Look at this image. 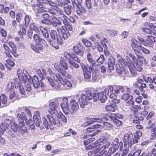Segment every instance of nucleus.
<instances>
[{
  "label": "nucleus",
  "instance_id": "obj_1",
  "mask_svg": "<svg viewBox=\"0 0 156 156\" xmlns=\"http://www.w3.org/2000/svg\"><path fill=\"white\" fill-rule=\"evenodd\" d=\"M131 46L138 58L136 57L132 54L130 53L129 56L132 59L133 62L130 65H128L129 70L132 75L136 74V71H141L142 70V66L143 64H146L147 62L145 58L141 56V53L140 52V48L141 47V45L136 40H133Z\"/></svg>",
  "mask_w": 156,
  "mask_h": 156
},
{
  "label": "nucleus",
  "instance_id": "obj_2",
  "mask_svg": "<svg viewBox=\"0 0 156 156\" xmlns=\"http://www.w3.org/2000/svg\"><path fill=\"white\" fill-rule=\"evenodd\" d=\"M93 99L94 102L99 99L102 103L105 102L107 99V96L103 92H100L99 93H92L90 90H87L85 94L81 95L80 98L79 100V103L80 107L84 108L85 106L87 105V101Z\"/></svg>",
  "mask_w": 156,
  "mask_h": 156
},
{
  "label": "nucleus",
  "instance_id": "obj_3",
  "mask_svg": "<svg viewBox=\"0 0 156 156\" xmlns=\"http://www.w3.org/2000/svg\"><path fill=\"white\" fill-rule=\"evenodd\" d=\"M50 36L51 38V40L54 41H57L59 44H61L63 43L64 40L67 39L68 36L67 34L65 33H62L61 35H58L56 31L52 30L50 33Z\"/></svg>",
  "mask_w": 156,
  "mask_h": 156
},
{
  "label": "nucleus",
  "instance_id": "obj_4",
  "mask_svg": "<svg viewBox=\"0 0 156 156\" xmlns=\"http://www.w3.org/2000/svg\"><path fill=\"white\" fill-rule=\"evenodd\" d=\"M14 88V83L12 82L9 83L7 88L8 94H9V99L14 101L20 99L22 96L16 90L15 91Z\"/></svg>",
  "mask_w": 156,
  "mask_h": 156
},
{
  "label": "nucleus",
  "instance_id": "obj_5",
  "mask_svg": "<svg viewBox=\"0 0 156 156\" xmlns=\"http://www.w3.org/2000/svg\"><path fill=\"white\" fill-rule=\"evenodd\" d=\"M17 118L19 121V126L20 127L21 133L24 134L27 132V129L25 127L24 120L26 121L27 118L25 116L24 112H22L21 113H19L17 115Z\"/></svg>",
  "mask_w": 156,
  "mask_h": 156
},
{
  "label": "nucleus",
  "instance_id": "obj_6",
  "mask_svg": "<svg viewBox=\"0 0 156 156\" xmlns=\"http://www.w3.org/2000/svg\"><path fill=\"white\" fill-rule=\"evenodd\" d=\"M43 123L45 127H47L48 126L55 125L56 122L53 117L47 115L46 117L43 118Z\"/></svg>",
  "mask_w": 156,
  "mask_h": 156
},
{
  "label": "nucleus",
  "instance_id": "obj_7",
  "mask_svg": "<svg viewBox=\"0 0 156 156\" xmlns=\"http://www.w3.org/2000/svg\"><path fill=\"white\" fill-rule=\"evenodd\" d=\"M123 116L122 115L117 114V115L115 114H111V115L109 116L108 119L112 121L114 124L118 126H120L122 124V122L118 120L117 118H122Z\"/></svg>",
  "mask_w": 156,
  "mask_h": 156
},
{
  "label": "nucleus",
  "instance_id": "obj_8",
  "mask_svg": "<svg viewBox=\"0 0 156 156\" xmlns=\"http://www.w3.org/2000/svg\"><path fill=\"white\" fill-rule=\"evenodd\" d=\"M33 10L37 12L40 13H44L47 12L45 9L46 6L41 4H33L31 5Z\"/></svg>",
  "mask_w": 156,
  "mask_h": 156
},
{
  "label": "nucleus",
  "instance_id": "obj_9",
  "mask_svg": "<svg viewBox=\"0 0 156 156\" xmlns=\"http://www.w3.org/2000/svg\"><path fill=\"white\" fill-rule=\"evenodd\" d=\"M133 135L132 134L129 135L128 134H125L123 137V141L124 145L127 146L128 147H130L132 145V139Z\"/></svg>",
  "mask_w": 156,
  "mask_h": 156
},
{
  "label": "nucleus",
  "instance_id": "obj_10",
  "mask_svg": "<svg viewBox=\"0 0 156 156\" xmlns=\"http://www.w3.org/2000/svg\"><path fill=\"white\" fill-rule=\"evenodd\" d=\"M76 6L73 5L74 11L78 16H80L83 14H85L86 10L85 8L80 3H75Z\"/></svg>",
  "mask_w": 156,
  "mask_h": 156
},
{
  "label": "nucleus",
  "instance_id": "obj_11",
  "mask_svg": "<svg viewBox=\"0 0 156 156\" xmlns=\"http://www.w3.org/2000/svg\"><path fill=\"white\" fill-rule=\"evenodd\" d=\"M70 105L71 108H69V112L71 114H73L78 110L79 108V105L77 102L74 100H71L70 101Z\"/></svg>",
  "mask_w": 156,
  "mask_h": 156
},
{
  "label": "nucleus",
  "instance_id": "obj_12",
  "mask_svg": "<svg viewBox=\"0 0 156 156\" xmlns=\"http://www.w3.org/2000/svg\"><path fill=\"white\" fill-rule=\"evenodd\" d=\"M29 43L31 48L35 52L39 53L43 49L42 45L39 43H36L35 45L34 41H29Z\"/></svg>",
  "mask_w": 156,
  "mask_h": 156
},
{
  "label": "nucleus",
  "instance_id": "obj_13",
  "mask_svg": "<svg viewBox=\"0 0 156 156\" xmlns=\"http://www.w3.org/2000/svg\"><path fill=\"white\" fill-rule=\"evenodd\" d=\"M68 101L67 98H64L63 99V102L60 104L61 107L63 112L65 114L69 113Z\"/></svg>",
  "mask_w": 156,
  "mask_h": 156
},
{
  "label": "nucleus",
  "instance_id": "obj_14",
  "mask_svg": "<svg viewBox=\"0 0 156 156\" xmlns=\"http://www.w3.org/2000/svg\"><path fill=\"white\" fill-rule=\"evenodd\" d=\"M93 56L90 52L87 54V59L88 62L90 64V66L89 67L90 70H93L94 69V66L96 63L95 61L92 58Z\"/></svg>",
  "mask_w": 156,
  "mask_h": 156
},
{
  "label": "nucleus",
  "instance_id": "obj_15",
  "mask_svg": "<svg viewBox=\"0 0 156 156\" xmlns=\"http://www.w3.org/2000/svg\"><path fill=\"white\" fill-rule=\"evenodd\" d=\"M46 79H47L51 86L57 90L60 89L61 86L57 80H53L52 78L49 77H47Z\"/></svg>",
  "mask_w": 156,
  "mask_h": 156
},
{
  "label": "nucleus",
  "instance_id": "obj_16",
  "mask_svg": "<svg viewBox=\"0 0 156 156\" xmlns=\"http://www.w3.org/2000/svg\"><path fill=\"white\" fill-rule=\"evenodd\" d=\"M107 118L105 117H101L100 118H92L90 119V120L85 122L84 124L86 125H88L93 123L94 122H98L101 123L102 122V119L106 120Z\"/></svg>",
  "mask_w": 156,
  "mask_h": 156
},
{
  "label": "nucleus",
  "instance_id": "obj_17",
  "mask_svg": "<svg viewBox=\"0 0 156 156\" xmlns=\"http://www.w3.org/2000/svg\"><path fill=\"white\" fill-rule=\"evenodd\" d=\"M30 83H32L34 87L36 88H38L40 85V83L38 77L36 76H34L32 79H30Z\"/></svg>",
  "mask_w": 156,
  "mask_h": 156
},
{
  "label": "nucleus",
  "instance_id": "obj_18",
  "mask_svg": "<svg viewBox=\"0 0 156 156\" xmlns=\"http://www.w3.org/2000/svg\"><path fill=\"white\" fill-rule=\"evenodd\" d=\"M36 72L43 80L45 79L47 76V73L46 70L43 69H38L37 70Z\"/></svg>",
  "mask_w": 156,
  "mask_h": 156
},
{
  "label": "nucleus",
  "instance_id": "obj_19",
  "mask_svg": "<svg viewBox=\"0 0 156 156\" xmlns=\"http://www.w3.org/2000/svg\"><path fill=\"white\" fill-rule=\"evenodd\" d=\"M39 28L44 37L47 39H49V35L47 27L41 26Z\"/></svg>",
  "mask_w": 156,
  "mask_h": 156
},
{
  "label": "nucleus",
  "instance_id": "obj_20",
  "mask_svg": "<svg viewBox=\"0 0 156 156\" xmlns=\"http://www.w3.org/2000/svg\"><path fill=\"white\" fill-rule=\"evenodd\" d=\"M7 98L5 95L2 94L0 96V106L4 107L7 104Z\"/></svg>",
  "mask_w": 156,
  "mask_h": 156
},
{
  "label": "nucleus",
  "instance_id": "obj_21",
  "mask_svg": "<svg viewBox=\"0 0 156 156\" xmlns=\"http://www.w3.org/2000/svg\"><path fill=\"white\" fill-rule=\"evenodd\" d=\"M138 83L140 84L139 87V90L140 91L142 92L144 90V89L147 87L146 83H144L143 80L140 78H138L136 80Z\"/></svg>",
  "mask_w": 156,
  "mask_h": 156
},
{
  "label": "nucleus",
  "instance_id": "obj_22",
  "mask_svg": "<svg viewBox=\"0 0 156 156\" xmlns=\"http://www.w3.org/2000/svg\"><path fill=\"white\" fill-rule=\"evenodd\" d=\"M72 50L74 53L79 55L81 56H83L84 54V52L82 50L79 48L78 46H73Z\"/></svg>",
  "mask_w": 156,
  "mask_h": 156
},
{
  "label": "nucleus",
  "instance_id": "obj_23",
  "mask_svg": "<svg viewBox=\"0 0 156 156\" xmlns=\"http://www.w3.org/2000/svg\"><path fill=\"white\" fill-rule=\"evenodd\" d=\"M10 128L12 130L15 132H16L18 129H20V131L21 132L20 127L18 126L17 124L15 122H12L10 123Z\"/></svg>",
  "mask_w": 156,
  "mask_h": 156
},
{
  "label": "nucleus",
  "instance_id": "obj_24",
  "mask_svg": "<svg viewBox=\"0 0 156 156\" xmlns=\"http://www.w3.org/2000/svg\"><path fill=\"white\" fill-rule=\"evenodd\" d=\"M59 10L60 11L61 15L58 18V20H61L64 25L67 24V20H68V17L65 15L62 14L61 13L62 12H63L62 10H61L60 9H59Z\"/></svg>",
  "mask_w": 156,
  "mask_h": 156
},
{
  "label": "nucleus",
  "instance_id": "obj_25",
  "mask_svg": "<svg viewBox=\"0 0 156 156\" xmlns=\"http://www.w3.org/2000/svg\"><path fill=\"white\" fill-rule=\"evenodd\" d=\"M34 121L35 124L36 126H39L40 123H41V119L40 117L39 116L36 115H34L33 116Z\"/></svg>",
  "mask_w": 156,
  "mask_h": 156
},
{
  "label": "nucleus",
  "instance_id": "obj_26",
  "mask_svg": "<svg viewBox=\"0 0 156 156\" xmlns=\"http://www.w3.org/2000/svg\"><path fill=\"white\" fill-rule=\"evenodd\" d=\"M26 29L22 26H20L19 30L18 31V35L20 36L21 39L23 38V36L26 34Z\"/></svg>",
  "mask_w": 156,
  "mask_h": 156
},
{
  "label": "nucleus",
  "instance_id": "obj_27",
  "mask_svg": "<svg viewBox=\"0 0 156 156\" xmlns=\"http://www.w3.org/2000/svg\"><path fill=\"white\" fill-rule=\"evenodd\" d=\"M58 104L55 103L54 102H51L49 104V107L52 110H53L54 111V113H56L58 114V112L55 109V108L58 106Z\"/></svg>",
  "mask_w": 156,
  "mask_h": 156
},
{
  "label": "nucleus",
  "instance_id": "obj_28",
  "mask_svg": "<svg viewBox=\"0 0 156 156\" xmlns=\"http://www.w3.org/2000/svg\"><path fill=\"white\" fill-rule=\"evenodd\" d=\"M60 65L61 67L65 69H68V65L66 62V60L63 58L62 57L60 58Z\"/></svg>",
  "mask_w": 156,
  "mask_h": 156
},
{
  "label": "nucleus",
  "instance_id": "obj_29",
  "mask_svg": "<svg viewBox=\"0 0 156 156\" xmlns=\"http://www.w3.org/2000/svg\"><path fill=\"white\" fill-rule=\"evenodd\" d=\"M47 41L52 46L55 48L56 49H58L59 47L58 45V42L57 41H54L53 40H51L50 39H47Z\"/></svg>",
  "mask_w": 156,
  "mask_h": 156
},
{
  "label": "nucleus",
  "instance_id": "obj_30",
  "mask_svg": "<svg viewBox=\"0 0 156 156\" xmlns=\"http://www.w3.org/2000/svg\"><path fill=\"white\" fill-rule=\"evenodd\" d=\"M115 68L117 73L119 74H121L122 73L123 71L124 70L125 67L119 64H116Z\"/></svg>",
  "mask_w": 156,
  "mask_h": 156
},
{
  "label": "nucleus",
  "instance_id": "obj_31",
  "mask_svg": "<svg viewBox=\"0 0 156 156\" xmlns=\"http://www.w3.org/2000/svg\"><path fill=\"white\" fill-rule=\"evenodd\" d=\"M31 19V17L30 16L27 14H26L25 15L24 17V21L25 26L26 27H28V25Z\"/></svg>",
  "mask_w": 156,
  "mask_h": 156
},
{
  "label": "nucleus",
  "instance_id": "obj_32",
  "mask_svg": "<svg viewBox=\"0 0 156 156\" xmlns=\"http://www.w3.org/2000/svg\"><path fill=\"white\" fill-rule=\"evenodd\" d=\"M33 39L34 41L36 43H40L42 41H44L43 39L40 37L39 36L36 34H34V35Z\"/></svg>",
  "mask_w": 156,
  "mask_h": 156
},
{
  "label": "nucleus",
  "instance_id": "obj_33",
  "mask_svg": "<svg viewBox=\"0 0 156 156\" xmlns=\"http://www.w3.org/2000/svg\"><path fill=\"white\" fill-rule=\"evenodd\" d=\"M7 128V126L5 124L3 123L0 124V135H2Z\"/></svg>",
  "mask_w": 156,
  "mask_h": 156
},
{
  "label": "nucleus",
  "instance_id": "obj_34",
  "mask_svg": "<svg viewBox=\"0 0 156 156\" xmlns=\"http://www.w3.org/2000/svg\"><path fill=\"white\" fill-rule=\"evenodd\" d=\"M64 11L68 15L71 14L72 11V7L70 5H67L64 8Z\"/></svg>",
  "mask_w": 156,
  "mask_h": 156
},
{
  "label": "nucleus",
  "instance_id": "obj_35",
  "mask_svg": "<svg viewBox=\"0 0 156 156\" xmlns=\"http://www.w3.org/2000/svg\"><path fill=\"white\" fill-rule=\"evenodd\" d=\"M118 63L116 64H119L121 66L125 67L126 65V62L124 59L120 58L118 60Z\"/></svg>",
  "mask_w": 156,
  "mask_h": 156
},
{
  "label": "nucleus",
  "instance_id": "obj_36",
  "mask_svg": "<svg viewBox=\"0 0 156 156\" xmlns=\"http://www.w3.org/2000/svg\"><path fill=\"white\" fill-rule=\"evenodd\" d=\"M133 97L132 95H129V94L126 93L123 94L121 98L124 100L126 101L129 99H133Z\"/></svg>",
  "mask_w": 156,
  "mask_h": 156
},
{
  "label": "nucleus",
  "instance_id": "obj_37",
  "mask_svg": "<svg viewBox=\"0 0 156 156\" xmlns=\"http://www.w3.org/2000/svg\"><path fill=\"white\" fill-rule=\"evenodd\" d=\"M105 58L103 55H101L99 58H98L96 62L98 63L101 64H103L105 61Z\"/></svg>",
  "mask_w": 156,
  "mask_h": 156
},
{
  "label": "nucleus",
  "instance_id": "obj_38",
  "mask_svg": "<svg viewBox=\"0 0 156 156\" xmlns=\"http://www.w3.org/2000/svg\"><path fill=\"white\" fill-rule=\"evenodd\" d=\"M105 109L107 111L114 112L115 109V106L114 105H108L106 106Z\"/></svg>",
  "mask_w": 156,
  "mask_h": 156
},
{
  "label": "nucleus",
  "instance_id": "obj_39",
  "mask_svg": "<svg viewBox=\"0 0 156 156\" xmlns=\"http://www.w3.org/2000/svg\"><path fill=\"white\" fill-rule=\"evenodd\" d=\"M83 75L84 78L87 80H89L91 78V73L88 70L84 72Z\"/></svg>",
  "mask_w": 156,
  "mask_h": 156
},
{
  "label": "nucleus",
  "instance_id": "obj_40",
  "mask_svg": "<svg viewBox=\"0 0 156 156\" xmlns=\"http://www.w3.org/2000/svg\"><path fill=\"white\" fill-rule=\"evenodd\" d=\"M15 88L17 89L16 91H19L20 93V95H24L25 94V91L23 86L19 85V88H16L15 86Z\"/></svg>",
  "mask_w": 156,
  "mask_h": 156
},
{
  "label": "nucleus",
  "instance_id": "obj_41",
  "mask_svg": "<svg viewBox=\"0 0 156 156\" xmlns=\"http://www.w3.org/2000/svg\"><path fill=\"white\" fill-rule=\"evenodd\" d=\"M92 128H90L87 129V131L88 132L92 133L94 131V130L93 129L99 128L100 127V125L98 124H97L92 125Z\"/></svg>",
  "mask_w": 156,
  "mask_h": 156
},
{
  "label": "nucleus",
  "instance_id": "obj_42",
  "mask_svg": "<svg viewBox=\"0 0 156 156\" xmlns=\"http://www.w3.org/2000/svg\"><path fill=\"white\" fill-rule=\"evenodd\" d=\"M30 28L36 33H38L40 32L38 27L34 25V23H31L30 24Z\"/></svg>",
  "mask_w": 156,
  "mask_h": 156
},
{
  "label": "nucleus",
  "instance_id": "obj_43",
  "mask_svg": "<svg viewBox=\"0 0 156 156\" xmlns=\"http://www.w3.org/2000/svg\"><path fill=\"white\" fill-rule=\"evenodd\" d=\"M122 4L123 5L125 8H130L132 6V3L128 1L124 2H122Z\"/></svg>",
  "mask_w": 156,
  "mask_h": 156
},
{
  "label": "nucleus",
  "instance_id": "obj_44",
  "mask_svg": "<svg viewBox=\"0 0 156 156\" xmlns=\"http://www.w3.org/2000/svg\"><path fill=\"white\" fill-rule=\"evenodd\" d=\"M41 22L42 23L48 25H50L52 23V21L49 18L47 19L42 20Z\"/></svg>",
  "mask_w": 156,
  "mask_h": 156
},
{
  "label": "nucleus",
  "instance_id": "obj_45",
  "mask_svg": "<svg viewBox=\"0 0 156 156\" xmlns=\"http://www.w3.org/2000/svg\"><path fill=\"white\" fill-rule=\"evenodd\" d=\"M82 41L83 44L87 47H90L91 45V43L89 41L85 39H83Z\"/></svg>",
  "mask_w": 156,
  "mask_h": 156
},
{
  "label": "nucleus",
  "instance_id": "obj_46",
  "mask_svg": "<svg viewBox=\"0 0 156 156\" xmlns=\"http://www.w3.org/2000/svg\"><path fill=\"white\" fill-rule=\"evenodd\" d=\"M41 17L42 19H48L51 18H53V17L52 15L51 16L48 13H46V12H45L44 13L41 14Z\"/></svg>",
  "mask_w": 156,
  "mask_h": 156
},
{
  "label": "nucleus",
  "instance_id": "obj_47",
  "mask_svg": "<svg viewBox=\"0 0 156 156\" xmlns=\"http://www.w3.org/2000/svg\"><path fill=\"white\" fill-rule=\"evenodd\" d=\"M140 51H141L144 54H149L150 52V51L149 50L142 46L140 48Z\"/></svg>",
  "mask_w": 156,
  "mask_h": 156
},
{
  "label": "nucleus",
  "instance_id": "obj_48",
  "mask_svg": "<svg viewBox=\"0 0 156 156\" xmlns=\"http://www.w3.org/2000/svg\"><path fill=\"white\" fill-rule=\"evenodd\" d=\"M64 56L67 60L69 61L71 59V58H72L73 55H71L69 53L65 52L64 53Z\"/></svg>",
  "mask_w": 156,
  "mask_h": 156
},
{
  "label": "nucleus",
  "instance_id": "obj_49",
  "mask_svg": "<svg viewBox=\"0 0 156 156\" xmlns=\"http://www.w3.org/2000/svg\"><path fill=\"white\" fill-rule=\"evenodd\" d=\"M59 73L64 76L65 77L67 78H70V76L68 74V73L64 70H61L60 71H59Z\"/></svg>",
  "mask_w": 156,
  "mask_h": 156
},
{
  "label": "nucleus",
  "instance_id": "obj_50",
  "mask_svg": "<svg viewBox=\"0 0 156 156\" xmlns=\"http://www.w3.org/2000/svg\"><path fill=\"white\" fill-rule=\"evenodd\" d=\"M142 30L144 32L148 34H152V32L151 30L147 28H143Z\"/></svg>",
  "mask_w": 156,
  "mask_h": 156
},
{
  "label": "nucleus",
  "instance_id": "obj_51",
  "mask_svg": "<svg viewBox=\"0 0 156 156\" xmlns=\"http://www.w3.org/2000/svg\"><path fill=\"white\" fill-rule=\"evenodd\" d=\"M54 26H57L58 25H61V23L60 20L55 19V20L54 21V22H52L51 23Z\"/></svg>",
  "mask_w": 156,
  "mask_h": 156
},
{
  "label": "nucleus",
  "instance_id": "obj_52",
  "mask_svg": "<svg viewBox=\"0 0 156 156\" xmlns=\"http://www.w3.org/2000/svg\"><path fill=\"white\" fill-rule=\"evenodd\" d=\"M22 14L20 13H17L16 16V19L17 22H20L22 17Z\"/></svg>",
  "mask_w": 156,
  "mask_h": 156
},
{
  "label": "nucleus",
  "instance_id": "obj_53",
  "mask_svg": "<svg viewBox=\"0 0 156 156\" xmlns=\"http://www.w3.org/2000/svg\"><path fill=\"white\" fill-rule=\"evenodd\" d=\"M44 2L45 3L44 4H48L49 5H51V6H55L56 4L52 1L51 0H44Z\"/></svg>",
  "mask_w": 156,
  "mask_h": 156
},
{
  "label": "nucleus",
  "instance_id": "obj_54",
  "mask_svg": "<svg viewBox=\"0 0 156 156\" xmlns=\"http://www.w3.org/2000/svg\"><path fill=\"white\" fill-rule=\"evenodd\" d=\"M86 5L88 9H91L92 8V5L90 0H86Z\"/></svg>",
  "mask_w": 156,
  "mask_h": 156
},
{
  "label": "nucleus",
  "instance_id": "obj_55",
  "mask_svg": "<svg viewBox=\"0 0 156 156\" xmlns=\"http://www.w3.org/2000/svg\"><path fill=\"white\" fill-rule=\"evenodd\" d=\"M117 31L115 30H109L108 33L112 37L115 36L117 34Z\"/></svg>",
  "mask_w": 156,
  "mask_h": 156
},
{
  "label": "nucleus",
  "instance_id": "obj_56",
  "mask_svg": "<svg viewBox=\"0 0 156 156\" xmlns=\"http://www.w3.org/2000/svg\"><path fill=\"white\" fill-rule=\"evenodd\" d=\"M119 143V140L118 138H115L112 142L113 145L115 146V148H118Z\"/></svg>",
  "mask_w": 156,
  "mask_h": 156
},
{
  "label": "nucleus",
  "instance_id": "obj_57",
  "mask_svg": "<svg viewBox=\"0 0 156 156\" xmlns=\"http://www.w3.org/2000/svg\"><path fill=\"white\" fill-rule=\"evenodd\" d=\"M151 131L153 133L151 134V136L153 138H156V126L154 128L151 129Z\"/></svg>",
  "mask_w": 156,
  "mask_h": 156
},
{
  "label": "nucleus",
  "instance_id": "obj_58",
  "mask_svg": "<svg viewBox=\"0 0 156 156\" xmlns=\"http://www.w3.org/2000/svg\"><path fill=\"white\" fill-rule=\"evenodd\" d=\"M150 27L154 31L153 32L152 31V34L156 36V26L151 24L150 25Z\"/></svg>",
  "mask_w": 156,
  "mask_h": 156
},
{
  "label": "nucleus",
  "instance_id": "obj_59",
  "mask_svg": "<svg viewBox=\"0 0 156 156\" xmlns=\"http://www.w3.org/2000/svg\"><path fill=\"white\" fill-rule=\"evenodd\" d=\"M152 121L151 120H149L148 122V124L149 126L147 127L148 129H150L151 128H153L155 126V124L153 122L152 123Z\"/></svg>",
  "mask_w": 156,
  "mask_h": 156
},
{
  "label": "nucleus",
  "instance_id": "obj_60",
  "mask_svg": "<svg viewBox=\"0 0 156 156\" xmlns=\"http://www.w3.org/2000/svg\"><path fill=\"white\" fill-rule=\"evenodd\" d=\"M148 38L147 39L148 40V41H152L154 43L156 42V37L153 36L152 35L148 36Z\"/></svg>",
  "mask_w": 156,
  "mask_h": 156
},
{
  "label": "nucleus",
  "instance_id": "obj_61",
  "mask_svg": "<svg viewBox=\"0 0 156 156\" xmlns=\"http://www.w3.org/2000/svg\"><path fill=\"white\" fill-rule=\"evenodd\" d=\"M108 59V64H114L115 63V59L113 57L110 56Z\"/></svg>",
  "mask_w": 156,
  "mask_h": 156
},
{
  "label": "nucleus",
  "instance_id": "obj_62",
  "mask_svg": "<svg viewBox=\"0 0 156 156\" xmlns=\"http://www.w3.org/2000/svg\"><path fill=\"white\" fill-rule=\"evenodd\" d=\"M92 82H94L97 79V76L96 73L95 72H93L92 73Z\"/></svg>",
  "mask_w": 156,
  "mask_h": 156
},
{
  "label": "nucleus",
  "instance_id": "obj_63",
  "mask_svg": "<svg viewBox=\"0 0 156 156\" xmlns=\"http://www.w3.org/2000/svg\"><path fill=\"white\" fill-rule=\"evenodd\" d=\"M6 65H8L11 67H13L15 65V63L12 61L10 59H8L6 61Z\"/></svg>",
  "mask_w": 156,
  "mask_h": 156
},
{
  "label": "nucleus",
  "instance_id": "obj_64",
  "mask_svg": "<svg viewBox=\"0 0 156 156\" xmlns=\"http://www.w3.org/2000/svg\"><path fill=\"white\" fill-rule=\"evenodd\" d=\"M93 5L94 7L98 6L101 2V0H93Z\"/></svg>",
  "mask_w": 156,
  "mask_h": 156
}]
</instances>
